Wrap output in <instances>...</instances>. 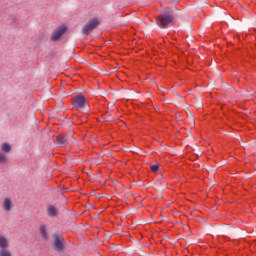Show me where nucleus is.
Here are the masks:
<instances>
[{
    "label": "nucleus",
    "instance_id": "1",
    "mask_svg": "<svg viewBox=\"0 0 256 256\" xmlns=\"http://www.w3.org/2000/svg\"><path fill=\"white\" fill-rule=\"evenodd\" d=\"M99 27V19L94 18L88 21V23L82 28L83 35H90L93 30Z\"/></svg>",
    "mask_w": 256,
    "mask_h": 256
},
{
    "label": "nucleus",
    "instance_id": "2",
    "mask_svg": "<svg viewBox=\"0 0 256 256\" xmlns=\"http://www.w3.org/2000/svg\"><path fill=\"white\" fill-rule=\"evenodd\" d=\"M172 22H173V16L168 14H161L156 19V23L157 25H159V27H166V25H169V23H172Z\"/></svg>",
    "mask_w": 256,
    "mask_h": 256
},
{
    "label": "nucleus",
    "instance_id": "3",
    "mask_svg": "<svg viewBox=\"0 0 256 256\" xmlns=\"http://www.w3.org/2000/svg\"><path fill=\"white\" fill-rule=\"evenodd\" d=\"M53 247L55 251H63L65 247L63 236H60L58 234H53Z\"/></svg>",
    "mask_w": 256,
    "mask_h": 256
},
{
    "label": "nucleus",
    "instance_id": "4",
    "mask_svg": "<svg viewBox=\"0 0 256 256\" xmlns=\"http://www.w3.org/2000/svg\"><path fill=\"white\" fill-rule=\"evenodd\" d=\"M67 31V26H59L58 28H56L52 35H51V41H59V39H61V37H63V35H65V32Z\"/></svg>",
    "mask_w": 256,
    "mask_h": 256
},
{
    "label": "nucleus",
    "instance_id": "5",
    "mask_svg": "<svg viewBox=\"0 0 256 256\" xmlns=\"http://www.w3.org/2000/svg\"><path fill=\"white\" fill-rule=\"evenodd\" d=\"M73 105L74 107H76V109H83V107H85V105H87V101L85 100V97L79 95V96H75L73 98Z\"/></svg>",
    "mask_w": 256,
    "mask_h": 256
},
{
    "label": "nucleus",
    "instance_id": "6",
    "mask_svg": "<svg viewBox=\"0 0 256 256\" xmlns=\"http://www.w3.org/2000/svg\"><path fill=\"white\" fill-rule=\"evenodd\" d=\"M2 207L4 209V211H11V209H13V203L11 202V199L9 198H5L2 204Z\"/></svg>",
    "mask_w": 256,
    "mask_h": 256
},
{
    "label": "nucleus",
    "instance_id": "7",
    "mask_svg": "<svg viewBox=\"0 0 256 256\" xmlns=\"http://www.w3.org/2000/svg\"><path fill=\"white\" fill-rule=\"evenodd\" d=\"M56 141L60 147H66V145L69 143L67 136H59L56 138Z\"/></svg>",
    "mask_w": 256,
    "mask_h": 256
},
{
    "label": "nucleus",
    "instance_id": "8",
    "mask_svg": "<svg viewBox=\"0 0 256 256\" xmlns=\"http://www.w3.org/2000/svg\"><path fill=\"white\" fill-rule=\"evenodd\" d=\"M9 247V240L5 236H0V249H7Z\"/></svg>",
    "mask_w": 256,
    "mask_h": 256
},
{
    "label": "nucleus",
    "instance_id": "9",
    "mask_svg": "<svg viewBox=\"0 0 256 256\" xmlns=\"http://www.w3.org/2000/svg\"><path fill=\"white\" fill-rule=\"evenodd\" d=\"M6 163H9V157L7 154L0 152V165H5Z\"/></svg>",
    "mask_w": 256,
    "mask_h": 256
},
{
    "label": "nucleus",
    "instance_id": "10",
    "mask_svg": "<svg viewBox=\"0 0 256 256\" xmlns=\"http://www.w3.org/2000/svg\"><path fill=\"white\" fill-rule=\"evenodd\" d=\"M1 151L2 153H10L11 152V145L9 143H2L1 144Z\"/></svg>",
    "mask_w": 256,
    "mask_h": 256
},
{
    "label": "nucleus",
    "instance_id": "11",
    "mask_svg": "<svg viewBox=\"0 0 256 256\" xmlns=\"http://www.w3.org/2000/svg\"><path fill=\"white\" fill-rule=\"evenodd\" d=\"M57 213H58L57 208H55L54 206H49L48 207L49 217H55V216H57Z\"/></svg>",
    "mask_w": 256,
    "mask_h": 256
},
{
    "label": "nucleus",
    "instance_id": "12",
    "mask_svg": "<svg viewBox=\"0 0 256 256\" xmlns=\"http://www.w3.org/2000/svg\"><path fill=\"white\" fill-rule=\"evenodd\" d=\"M40 233H41L43 239H49V234L47 233V227L46 226L42 225L40 227Z\"/></svg>",
    "mask_w": 256,
    "mask_h": 256
},
{
    "label": "nucleus",
    "instance_id": "13",
    "mask_svg": "<svg viewBox=\"0 0 256 256\" xmlns=\"http://www.w3.org/2000/svg\"><path fill=\"white\" fill-rule=\"evenodd\" d=\"M0 256H12L11 251H9L8 249H1Z\"/></svg>",
    "mask_w": 256,
    "mask_h": 256
},
{
    "label": "nucleus",
    "instance_id": "14",
    "mask_svg": "<svg viewBox=\"0 0 256 256\" xmlns=\"http://www.w3.org/2000/svg\"><path fill=\"white\" fill-rule=\"evenodd\" d=\"M151 171H153V173H157L159 171V166L158 164L152 165L150 167Z\"/></svg>",
    "mask_w": 256,
    "mask_h": 256
},
{
    "label": "nucleus",
    "instance_id": "15",
    "mask_svg": "<svg viewBox=\"0 0 256 256\" xmlns=\"http://www.w3.org/2000/svg\"><path fill=\"white\" fill-rule=\"evenodd\" d=\"M190 121H191L192 125H195V119L193 118V116H190Z\"/></svg>",
    "mask_w": 256,
    "mask_h": 256
},
{
    "label": "nucleus",
    "instance_id": "16",
    "mask_svg": "<svg viewBox=\"0 0 256 256\" xmlns=\"http://www.w3.org/2000/svg\"><path fill=\"white\" fill-rule=\"evenodd\" d=\"M156 111H159V108L158 107H155Z\"/></svg>",
    "mask_w": 256,
    "mask_h": 256
}]
</instances>
